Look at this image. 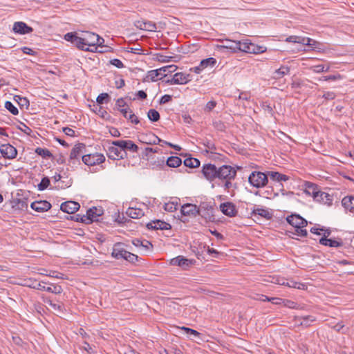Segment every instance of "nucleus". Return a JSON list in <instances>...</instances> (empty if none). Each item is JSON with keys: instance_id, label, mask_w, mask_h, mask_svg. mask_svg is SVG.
Returning <instances> with one entry per match:
<instances>
[{"instance_id": "13d9d810", "label": "nucleus", "mask_w": 354, "mask_h": 354, "mask_svg": "<svg viewBox=\"0 0 354 354\" xmlns=\"http://www.w3.org/2000/svg\"><path fill=\"white\" fill-rule=\"evenodd\" d=\"M319 201H325V202L331 201L330 196L328 194L325 193V192H319Z\"/></svg>"}, {"instance_id": "dca6fc26", "label": "nucleus", "mask_w": 354, "mask_h": 354, "mask_svg": "<svg viewBox=\"0 0 354 354\" xmlns=\"http://www.w3.org/2000/svg\"><path fill=\"white\" fill-rule=\"evenodd\" d=\"M190 75L183 73H176L171 80H168L167 82L170 84H185L189 82Z\"/></svg>"}, {"instance_id": "e433bc0d", "label": "nucleus", "mask_w": 354, "mask_h": 354, "mask_svg": "<svg viewBox=\"0 0 354 354\" xmlns=\"http://www.w3.org/2000/svg\"><path fill=\"white\" fill-rule=\"evenodd\" d=\"M252 214L253 215H259L263 218H269L270 217L269 212L266 209L261 208V207H254L252 210Z\"/></svg>"}, {"instance_id": "f8f14e48", "label": "nucleus", "mask_w": 354, "mask_h": 354, "mask_svg": "<svg viewBox=\"0 0 354 354\" xmlns=\"http://www.w3.org/2000/svg\"><path fill=\"white\" fill-rule=\"evenodd\" d=\"M0 152L4 158L8 159H13L17 155L16 148L10 144L1 145L0 146Z\"/></svg>"}, {"instance_id": "9d476101", "label": "nucleus", "mask_w": 354, "mask_h": 354, "mask_svg": "<svg viewBox=\"0 0 354 354\" xmlns=\"http://www.w3.org/2000/svg\"><path fill=\"white\" fill-rule=\"evenodd\" d=\"M108 157L113 160L123 159L127 153L124 151L123 148L119 147L118 146L113 145L109 147L108 149Z\"/></svg>"}, {"instance_id": "2f4dec72", "label": "nucleus", "mask_w": 354, "mask_h": 354, "mask_svg": "<svg viewBox=\"0 0 354 354\" xmlns=\"http://www.w3.org/2000/svg\"><path fill=\"white\" fill-rule=\"evenodd\" d=\"M342 205L351 212H354V197L346 196L342 201Z\"/></svg>"}, {"instance_id": "09e8293b", "label": "nucleus", "mask_w": 354, "mask_h": 354, "mask_svg": "<svg viewBox=\"0 0 354 354\" xmlns=\"http://www.w3.org/2000/svg\"><path fill=\"white\" fill-rule=\"evenodd\" d=\"M177 203H175L174 202L166 203L164 205V209L165 211L173 212L177 209Z\"/></svg>"}, {"instance_id": "aec40b11", "label": "nucleus", "mask_w": 354, "mask_h": 354, "mask_svg": "<svg viewBox=\"0 0 354 354\" xmlns=\"http://www.w3.org/2000/svg\"><path fill=\"white\" fill-rule=\"evenodd\" d=\"M30 207L36 212H44L51 208V204L46 201H39L32 202Z\"/></svg>"}, {"instance_id": "72a5a7b5", "label": "nucleus", "mask_w": 354, "mask_h": 354, "mask_svg": "<svg viewBox=\"0 0 354 354\" xmlns=\"http://www.w3.org/2000/svg\"><path fill=\"white\" fill-rule=\"evenodd\" d=\"M182 164V160L177 156H171L166 161V165L169 167H178Z\"/></svg>"}, {"instance_id": "9b49d317", "label": "nucleus", "mask_w": 354, "mask_h": 354, "mask_svg": "<svg viewBox=\"0 0 354 354\" xmlns=\"http://www.w3.org/2000/svg\"><path fill=\"white\" fill-rule=\"evenodd\" d=\"M180 212L183 216L194 217L201 214L200 209L194 204L187 203L181 207Z\"/></svg>"}, {"instance_id": "4be33fe9", "label": "nucleus", "mask_w": 354, "mask_h": 354, "mask_svg": "<svg viewBox=\"0 0 354 354\" xmlns=\"http://www.w3.org/2000/svg\"><path fill=\"white\" fill-rule=\"evenodd\" d=\"M294 320L295 324L299 326L308 327L316 320V319L313 316L308 315L304 317H295Z\"/></svg>"}, {"instance_id": "79ce46f5", "label": "nucleus", "mask_w": 354, "mask_h": 354, "mask_svg": "<svg viewBox=\"0 0 354 354\" xmlns=\"http://www.w3.org/2000/svg\"><path fill=\"white\" fill-rule=\"evenodd\" d=\"M148 118L152 122H157L160 119L159 113L155 109H150L147 114Z\"/></svg>"}, {"instance_id": "e2e57ef3", "label": "nucleus", "mask_w": 354, "mask_h": 354, "mask_svg": "<svg viewBox=\"0 0 354 354\" xmlns=\"http://www.w3.org/2000/svg\"><path fill=\"white\" fill-rule=\"evenodd\" d=\"M341 78V76L339 75H328V76H324L320 80H324V81H328V80H337Z\"/></svg>"}, {"instance_id": "f704fd0d", "label": "nucleus", "mask_w": 354, "mask_h": 354, "mask_svg": "<svg viewBox=\"0 0 354 354\" xmlns=\"http://www.w3.org/2000/svg\"><path fill=\"white\" fill-rule=\"evenodd\" d=\"M184 165L189 168H196L200 166V161L194 158H187L184 160Z\"/></svg>"}, {"instance_id": "412c9836", "label": "nucleus", "mask_w": 354, "mask_h": 354, "mask_svg": "<svg viewBox=\"0 0 354 354\" xmlns=\"http://www.w3.org/2000/svg\"><path fill=\"white\" fill-rule=\"evenodd\" d=\"M61 209L68 214H73L80 208V204L75 201H66L61 204Z\"/></svg>"}, {"instance_id": "c85d7f7f", "label": "nucleus", "mask_w": 354, "mask_h": 354, "mask_svg": "<svg viewBox=\"0 0 354 354\" xmlns=\"http://www.w3.org/2000/svg\"><path fill=\"white\" fill-rule=\"evenodd\" d=\"M268 175L271 180L277 182L286 181L289 179V177L288 176L280 174L277 171H268Z\"/></svg>"}, {"instance_id": "1a4fd4ad", "label": "nucleus", "mask_w": 354, "mask_h": 354, "mask_svg": "<svg viewBox=\"0 0 354 354\" xmlns=\"http://www.w3.org/2000/svg\"><path fill=\"white\" fill-rule=\"evenodd\" d=\"M104 210L102 206L90 207V224L95 223H102L103 220Z\"/></svg>"}, {"instance_id": "bb28decb", "label": "nucleus", "mask_w": 354, "mask_h": 354, "mask_svg": "<svg viewBox=\"0 0 354 354\" xmlns=\"http://www.w3.org/2000/svg\"><path fill=\"white\" fill-rule=\"evenodd\" d=\"M86 150V145L82 143H79L75 145L71 150L70 157L71 158H77L80 157L84 151Z\"/></svg>"}, {"instance_id": "ddd939ff", "label": "nucleus", "mask_w": 354, "mask_h": 354, "mask_svg": "<svg viewBox=\"0 0 354 354\" xmlns=\"http://www.w3.org/2000/svg\"><path fill=\"white\" fill-rule=\"evenodd\" d=\"M12 31L15 34L26 35L33 31V28L28 26L25 22L16 21L13 24Z\"/></svg>"}, {"instance_id": "0eeeda50", "label": "nucleus", "mask_w": 354, "mask_h": 354, "mask_svg": "<svg viewBox=\"0 0 354 354\" xmlns=\"http://www.w3.org/2000/svg\"><path fill=\"white\" fill-rule=\"evenodd\" d=\"M64 39L71 42L77 48L86 51L88 50V44L86 40L77 35L75 32H68L64 35Z\"/></svg>"}, {"instance_id": "20e7f679", "label": "nucleus", "mask_w": 354, "mask_h": 354, "mask_svg": "<svg viewBox=\"0 0 354 354\" xmlns=\"http://www.w3.org/2000/svg\"><path fill=\"white\" fill-rule=\"evenodd\" d=\"M105 161V156L102 153H90V173L102 171L104 167L102 165Z\"/></svg>"}, {"instance_id": "ea45409f", "label": "nucleus", "mask_w": 354, "mask_h": 354, "mask_svg": "<svg viewBox=\"0 0 354 354\" xmlns=\"http://www.w3.org/2000/svg\"><path fill=\"white\" fill-rule=\"evenodd\" d=\"M216 63V61L213 57H209L205 59L202 60L200 63L201 67H202L203 69L207 68V66H214L215 64Z\"/></svg>"}, {"instance_id": "5fc2aeb1", "label": "nucleus", "mask_w": 354, "mask_h": 354, "mask_svg": "<svg viewBox=\"0 0 354 354\" xmlns=\"http://www.w3.org/2000/svg\"><path fill=\"white\" fill-rule=\"evenodd\" d=\"M180 328L186 332L187 334L193 335L195 337H198L200 335V333L197 330H194L192 328H187L185 326L180 327Z\"/></svg>"}, {"instance_id": "5701e85b", "label": "nucleus", "mask_w": 354, "mask_h": 354, "mask_svg": "<svg viewBox=\"0 0 354 354\" xmlns=\"http://www.w3.org/2000/svg\"><path fill=\"white\" fill-rule=\"evenodd\" d=\"M170 227L169 223L160 220L151 221L147 224V227L152 230H167Z\"/></svg>"}, {"instance_id": "a211bd4d", "label": "nucleus", "mask_w": 354, "mask_h": 354, "mask_svg": "<svg viewBox=\"0 0 354 354\" xmlns=\"http://www.w3.org/2000/svg\"><path fill=\"white\" fill-rule=\"evenodd\" d=\"M287 222L294 228L301 225H307L308 222L298 214H292L286 218Z\"/></svg>"}, {"instance_id": "4468645a", "label": "nucleus", "mask_w": 354, "mask_h": 354, "mask_svg": "<svg viewBox=\"0 0 354 354\" xmlns=\"http://www.w3.org/2000/svg\"><path fill=\"white\" fill-rule=\"evenodd\" d=\"M194 263V261L192 259H189L185 258L183 256H178L175 258H173L170 261V264L172 266H178L183 269H187L190 267Z\"/></svg>"}, {"instance_id": "0e129e2a", "label": "nucleus", "mask_w": 354, "mask_h": 354, "mask_svg": "<svg viewBox=\"0 0 354 354\" xmlns=\"http://www.w3.org/2000/svg\"><path fill=\"white\" fill-rule=\"evenodd\" d=\"M216 105V102L215 101H209L206 104L205 110L207 111H212Z\"/></svg>"}, {"instance_id": "423d86ee", "label": "nucleus", "mask_w": 354, "mask_h": 354, "mask_svg": "<svg viewBox=\"0 0 354 354\" xmlns=\"http://www.w3.org/2000/svg\"><path fill=\"white\" fill-rule=\"evenodd\" d=\"M236 176V169L230 165H222L218 167L217 178L221 180H234Z\"/></svg>"}, {"instance_id": "c03bdc74", "label": "nucleus", "mask_w": 354, "mask_h": 354, "mask_svg": "<svg viewBox=\"0 0 354 354\" xmlns=\"http://www.w3.org/2000/svg\"><path fill=\"white\" fill-rule=\"evenodd\" d=\"M301 44L314 48H317L319 44L317 41L308 37H302Z\"/></svg>"}, {"instance_id": "f3484780", "label": "nucleus", "mask_w": 354, "mask_h": 354, "mask_svg": "<svg viewBox=\"0 0 354 354\" xmlns=\"http://www.w3.org/2000/svg\"><path fill=\"white\" fill-rule=\"evenodd\" d=\"M220 209L225 215L233 217L237 214L235 205L231 202H226L220 205Z\"/></svg>"}, {"instance_id": "6e6552de", "label": "nucleus", "mask_w": 354, "mask_h": 354, "mask_svg": "<svg viewBox=\"0 0 354 354\" xmlns=\"http://www.w3.org/2000/svg\"><path fill=\"white\" fill-rule=\"evenodd\" d=\"M218 167L213 164H205L203 166L202 173L204 177L212 182L217 178Z\"/></svg>"}, {"instance_id": "4c0bfd02", "label": "nucleus", "mask_w": 354, "mask_h": 354, "mask_svg": "<svg viewBox=\"0 0 354 354\" xmlns=\"http://www.w3.org/2000/svg\"><path fill=\"white\" fill-rule=\"evenodd\" d=\"M35 153L44 158H51L53 156L51 152L48 149L45 148L37 147L35 149Z\"/></svg>"}, {"instance_id": "4d7b16f0", "label": "nucleus", "mask_w": 354, "mask_h": 354, "mask_svg": "<svg viewBox=\"0 0 354 354\" xmlns=\"http://www.w3.org/2000/svg\"><path fill=\"white\" fill-rule=\"evenodd\" d=\"M162 142V140L160 139L158 137L156 136L154 134L151 135V138L148 141H145V143L149 144V145H158L160 144Z\"/></svg>"}, {"instance_id": "680f3d73", "label": "nucleus", "mask_w": 354, "mask_h": 354, "mask_svg": "<svg viewBox=\"0 0 354 354\" xmlns=\"http://www.w3.org/2000/svg\"><path fill=\"white\" fill-rule=\"evenodd\" d=\"M110 63L111 64L116 66L117 68H122L124 67V64L122 62V61H120V59H111L110 61Z\"/></svg>"}, {"instance_id": "cd10ccee", "label": "nucleus", "mask_w": 354, "mask_h": 354, "mask_svg": "<svg viewBox=\"0 0 354 354\" xmlns=\"http://www.w3.org/2000/svg\"><path fill=\"white\" fill-rule=\"evenodd\" d=\"M306 193L308 194H312L314 199L319 201V192L317 191V187L316 185L311 183H306Z\"/></svg>"}, {"instance_id": "49530a36", "label": "nucleus", "mask_w": 354, "mask_h": 354, "mask_svg": "<svg viewBox=\"0 0 354 354\" xmlns=\"http://www.w3.org/2000/svg\"><path fill=\"white\" fill-rule=\"evenodd\" d=\"M124 259L129 261V263H135L136 261H138L139 257L136 254L127 251Z\"/></svg>"}, {"instance_id": "473e14b6", "label": "nucleus", "mask_w": 354, "mask_h": 354, "mask_svg": "<svg viewBox=\"0 0 354 354\" xmlns=\"http://www.w3.org/2000/svg\"><path fill=\"white\" fill-rule=\"evenodd\" d=\"M290 73V68L286 66H282L279 68L275 70L274 77L275 79H280L284 75H288Z\"/></svg>"}, {"instance_id": "58836bf2", "label": "nucleus", "mask_w": 354, "mask_h": 354, "mask_svg": "<svg viewBox=\"0 0 354 354\" xmlns=\"http://www.w3.org/2000/svg\"><path fill=\"white\" fill-rule=\"evenodd\" d=\"M221 47L230 49L232 50V52L236 53L238 51V41L227 40L226 44L222 46Z\"/></svg>"}, {"instance_id": "37998d69", "label": "nucleus", "mask_w": 354, "mask_h": 354, "mask_svg": "<svg viewBox=\"0 0 354 354\" xmlns=\"http://www.w3.org/2000/svg\"><path fill=\"white\" fill-rule=\"evenodd\" d=\"M306 225H301L295 228V232L292 234L299 236L306 237L308 234L307 230L304 229Z\"/></svg>"}, {"instance_id": "6ab92c4d", "label": "nucleus", "mask_w": 354, "mask_h": 354, "mask_svg": "<svg viewBox=\"0 0 354 354\" xmlns=\"http://www.w3.org/2000/svg\"><path fill=\"white\" fill-rule=\"evenodd\" d=\"M127 251L124 248V245L122 243H117L114 244L111 255L113 257L120 259H124L127 254Z\"/></svg>"}, {"instance_id": "bf43d9fd", "label": "nucleus", "mask_w": 354, "mask_h": 354, "mask_svg": "<svg viewBox=\"0 0 354 354\" xmlns=\"http://www.w3.org/2000/svg\"><path fill=\"white\" fill-rule=\"evenodd\" d=\"M341 245H342V243H340L337 241L328 239L327 246L333 247V248H337V247H339Z\"/></svg>"}, {"instance_id": "a18cd8bd", "label": "nucleus", "mask_w": 354, "mask_h": 354, "mask_svg": "<svg viewBox=\"0 0 354 354\" xmlns=\"http://www.w3.org/2000/svg\"><path fill=\"white\" fill-rule=\"evenodd\" d=\"M5 107L13 115H17L19 113L18 109L9 101L6 102Z\"/></svg>"}, {"instance_id": "052dcab7", "label": "nucleus", "mask_w": 354, "mask_h": 354, "mask_svg": "<svg viewBox=\"0 0 354 354\" xmlns=\"http://www.w3.org/2000/svg\"><path fill=\"white\" fill-rule=\"evenodd\" d=\"M49 183H50L49 180L46 178H44L41 180L40 184L39 185V189L43 190L44 189H46L48 186Z\"/></svg>"}, {"instance_id": "338daca9", "label": "nucleus", "mask_w": 354, "mask_h": 354, "mask_svg": "<svg viewBox=\"0 0 354 354\" xmlns=\"http://www.w3.org/2000/svg\"><path fill=\"white\" fill-rule=\"evenodd\" d=\"M171 100V96L169 95H163L160 100V104H166Z\"/></svg>"}, {"instance_id": "3c124183", "label": "nucleus", "mask_w": 354, "mask_h": 354, "mask_svg": "<svg viewBox=\"0 0 354 354\" xmlns=\"http://www.w3.org/2000/svg\"><path fill=\"white\" fill-rule=\"evenodd\" d=\"M302 37L292 35L286 39V41L301 44Z\"/></svg>"}, {"instance_id": "6e6d98bb", "label": "nucleus", "mask_w": 354, "mask_h": 354, "mask_svg": "<svg viewBox=\"0 0 354 354\" xmlns=\"http://www.w3.org/2000/svg\"><path fill=\"white\" fill-rule=\"evenodd\" d=\"M283 304L284 306H286L289 308H298V304L290 300H283Z\"/></svg>"}, {"instance_id": "39448f33", "label": "nucleus", "mask_w": 354, "mask_h": 354, "mask_svg": "<svg viewBox=\"0 0 354 354\" xmlns=\"http://www.w3.org/2000/svg\"><path fill=\"white\" fill-rule=\"evenodd\" d=\"M266 48L263 46H259L251 42L238 41V51H242L247 53L258 54L265 52Z\"/></svg>"}, {"instance_id": "a878e982", "label": "nucleus", "mask_w": 354, "mask_h": 354, "mask_svg": "<svg viewBox=\"0 0 354 354\" xmlns=\"http://www.w3.org/2000/svg\"><path fill=\"white\" fill-rule=\"evenodd\" d=\"M120 111L122 113L123 116L131 121V123L138 124L140 123V120L138 117L130 110L129 108L120 109Z\"/></svg>"}, {"instance_id": "b1692460", "label": "nucleus", "mask_w": 354, "mask_h": 354, "mask_svg": "<svg viewBox=\"0 0 354 354\" xmlns=\"http://www.w3.org/2000/svg\"><path fill=\"white\" fill-rule=\"evenodd\" d=\"M132 244L137 248H141L143 251H149L153 248L152 244L147 240L133 239Z\"/></svg>"}, {"instance_id": "774afa93", "label": "nucleus", "mask_w": 354, "mask_h": 354, "mask_svg": "<svg viewBox=\"0 0 354 354\" xmlns=\"http://www.w3.org/2000/svg\"><path fill=\"white\" fill-rule=\"evenodd\" d=\"M323 97L326 100H333L335 97V94L333 92L328 91L323 95Z\"/></svg>"}, {"instance_id": "8fccbe9b", "label": "nucleus", "mask_w": 354, "mask_h": 354, "mask_svg": "<svg viewBox=\"0 0 354 354\" xmlns=\"http://www.w3.org/2000/svg\"><path fill=\"white\" fill-rule=\"evenodd\" d=\"M95 112L97 113V114L100 116L101 118L108 120L110 118L109 114L106 112V110H104L102 107L100 106L98 110H94Z\"/></svg>"}, {"instance_id": "f03ea898", "label": "nucleus", "mask_w": 354, "mask_h": 354, "mask_svg": "<svg viewBox=\"0 0 354 354\" xmlns=\"http://www.w3.org/2000/svg\"><path fill=\"white\" fill-rule=\"evenodd\" d=\"M268 174L254 171L250 174L248 181L252 186L256 188H262L267 185L268 182Z\"/></svg>"}, {"instance_id": "69168bd1", "label": "nucleus", "mask_w": 354, "mask_h": 354, "mask_svg": "<svg viewBox=\"0 0 354 354\" xmlns=\"http://www.w3.org/2000/svg\"><path fill=\"white\" fill-rule=\"evenodd\" d=\"M173 58H175V57L166 56V55H158V61H160L161 62H169Z\"/></svg>"}, {"instance_id": "de8ad7c7", "label": "nucleus", "mask_w": 354, "mask_h": 354, "mask_svg": "<svg viewBox=\"0 0 354 354\" xmlns=\"http://www.w3.org/2000/svg\"><path fill=\"white\" fill-rule=\"evenodd\" d=\"M109 95L106 93H103L99 95L96 99L98 104H102L104 102L107 103L109 100Z\"/></svg>"}, {"instance_id": "393cba45", "label": "nucleus", "mask_w": 354, "mask_h": 354, "mask_svg": "<svg viewBox=\"0 0 354 354\" xmlns=\"http://www.w3.org/2000/svg\"><path fill=\"white\" fill-rule=\"evenodd\" d=\"M45 284L44 282H40L37 280L32 278L24 279V286L37 289L39 290H41L44 289V285Z\"/></svg>"}, {"instance_id": "7ed1b4c3", "label": "nucleus", "mask_w": 354, "mask_h": 354, "mask_svg": "<svg viewBox=\"0 0 354 354\" xmlns=\"http://www.w3.org/2000/svg\"><path fill=\"white\" fill-rule=\"evenodd\" d=\"M177 68L176 65L166 66L158 69L151 70L148 72L147 78L151 81H156L167 76L169 73L174 72Z\"/></svg>"}, {"instance_id": "a19ab883", "label": "nucleus", "mask_w": 354, "mask_h": 354, "mask_svg": "<svg viewBox=\"0 0 354 354\" xmlns=\"http://www.w3.org/2000/svg\"><path fill=\"white\" fill-rule=\"evenodd\" d=\"M310 70H312L314 73H320L322 72H328L330 69L329 66H324L322 64L313 66L310 68Z\"/></svg>"}, {"instance_id": "c756f323", "label": "nucleus", "mask_w": 354, "mask_h": 354, "mask_svg": "<svg viewBox=\"0 0 354 354\" xmlns=\"http://www.w3.org/2000/svg\"><path fill=\"white\" fill-rule=\"evenodd\" d=\"M127 214L132 218H140L144 215V212L140 208L129 207L127 210Z\"/></svg>"}, {"instance_id": "864d4df0", "label": "nucleus", "mask_w": 354, "mask_h": 354, "mask_svg": "<svg viewBox=\"0 0 354 354\" xmlns=\"http://www.w3.org/2000/svg\"><path fill=\"white\" fill-rule=\"evenodd\" d=\"M60 287L57 286H48L46 287L45 284L44 285V289H42V291H47L49 292H55V293H59L60 292Z\"/></svg>"}, {"instance_id": "603ef678", "label": "nucleus", "mask_w": 354, "mask_h": 354, "mask_svg": "<svg viewBox=\"0 0 354 354\" xmlns=\"http://www.w3.org/2000/svg\"><path fill=\"white\" fill-rule=\"evenodd\" d=\"M286 281H287V279H284L283 277H272V280L270 281V282L276 283V284H279V285L285 286L286 285Z\"/></svg>"}, {"instance_id": "2eb2a0df", "label": "nucleus", "mask_w": 354, "mask_h": 354, "mask_svg": "<svg viewBox=\"0 0 354 354\" xmlns=\"http://www.w3.org/2000/svg\"><path fill=\"white\" fill-rule=\"evenodd\" d=\"M112 145L118 146L119 147L123 148L124 151L128 149L132 152H137L138 151V147L131 140H116L113 141Z\"/></svg>"}, {"instance_id": "f257e3e1", "label": "nucleus", "mask_w": 354, "mask_h": 354, "mask_svg": "<svg viewBox=\"0 0 354 354\" xmlns=\"http://www.w3.org/2000/svg\"><path fill=\"white\" fill-rule=\"evenodd\" d=\"M104 38L100 37L97 34L90 32V53H104L112 51V48L107 45H104Z\"/></svg>"}, {"instance_id": "7c9ffc66", "label": "nucleus", "mask_w": 354, "mask_h": 354, "mask_svg": "<svg viewBox=\"0 0 354 354\" xmlns=\"http://www.w3.org/2000/svg\"><path fill=\"white\" fill-rule=\"evenodd\" d=\"M138 25H137L138 27H139L142 30H147V31H156V25L152 21H147V22H141L138 21Z\"/></svg>"}, {"instance_id": "c9c22d12", "label": "nucleus", "mask_w": 354, "mask_h": 354, "mask_svg": "<svg viewBox=\"0 0 354 354\" xmlns=\"http://www.w3.org/2000/svg\"><path fill=\"white\" fill-rule=\"evenodd\" d=\"M289 288H293L297 289L304 290L306 288V286L304 283H301L300 282H297L293 280H288L286 281V285Z\"/></svg>"}]
</instances>
